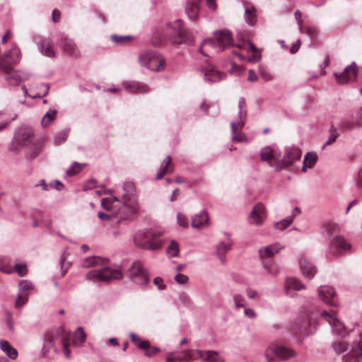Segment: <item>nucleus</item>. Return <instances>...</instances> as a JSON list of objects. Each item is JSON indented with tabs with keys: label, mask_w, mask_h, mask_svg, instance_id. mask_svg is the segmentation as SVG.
Wrapping results in <instances>:
<instances>
[{
	"label": "nucleus",
	"mask_w": 362,
	"mask_h": 362,
	"mask_svg": "<svg viewBox=\"0 0 362 362\" xmlns=\"http://www.w3.org/2000/svg\"><path fill=\"white\" fill-rule=\"evenodd\" d=\"M83 267L100 266L97 269H93L87 273L86 277L88 280L109 282L113 279L119 280L123 277L122 267L118 265L106 266L105 260L98 256H92L83 259Z\"/></svg>",
	"instance_id": "obj_1"
},
{
	"label": "nucleus",
	"mask_w": 362,
	"mask_h": 362,
	"mask_svg": "<svg viewBox=\"0 0 362 362\" xmlns=\"http://www.w3.org/2000/svg\"><path fill=\"white\" fill-rule=\"evenodd\" d=\"M21 59V52L18 47H13L0 57V71L6 74L5 79L10 85L18 86L28 78V75H21L13 68Z\"/></svg>",
	"instance_id": "obj_2"
},
{
	"label": "nucleus",
	"mask_w": 362,
	"mask_h": 362,
	"mask_svg": "<svg viewBox=\"0 0 362 362\" xmlns=\"http://www.w3.org/2000/svg\"><path fill=\"white\" fill-rule=\"evenodd\" d=\"M122 190L123 206L119 211V217L122 220L132 221L139 209L134 184L132 182H124Z\"/></svg>",
	"instance_id": "obj_3"
},
{
	"label": "nucleus",
	"mask_w": 362,
	"mask_h": 362,
	"mask_svg": "<svg viewBox=\"0 0 362 362\" xmlns=\"http://www.w3.org/2000/svg\"><path fill=\"white\" fill-rule=\"evenodd\" d=\"M332 349L335 354L342 355V362H362V332L359 339L351 344L342 340L333 341Z\"/></svg>",
	"instance_id": "obj_4"
},
{
	"label": "nucleus",
	"mask_w": 362,
	"mask_h": 362,
	"mask_svg": "<svg viewBox=\"0 0 362 362\" xmlns=\"http://www.w3.org/2000/svg\"><path fill=\"white\" fill-rule=\"evenodd\" d=\"M162 232L153 230H140L134 235V243L136 246L151 251H155L162 247L163 241L159 238Z\"/></svg>",
	"instance_id": "obj_5"
},
{
	"label": "nucleus",
	"mask_w": 362,
	"mask_h": 362,
	"mask_svg": "<svg viewBox=\"0 0 362 362\" xmlns=\"http://www.w3.org/2000/svg\"><path fill=\"white\" fill-rule=\"evenodd\" d=\"M34 140L33 129L29 127H20L14 133L13 137L8 145V151L19 153L28 146Z\"/></svg>",
	"instance_id": "obj_6"
},
{
	"label": "nucleus",
	"mask_w": 362,
	"mask_h": 362,
	"mask_svg": "<svg viewBox=\"0 0 362 362\" xmlns=\"http://www.w3.org/2000/svg\"><path fill=\"white\" fill-rule=\"evenodd\" d=\"M183 25V21L180 19L170 22L167 24V27L170 29V32L169 33L170 41L173 45H192L193 43L192 34L186 30Z\"/></svg>",
	"instance_id": "obj_7"
},
{
	"label": "nucleus",
	"mask_w": 362,
	"mask_h": 362,
	"mask_svg": "<svg viewBox=\"0 0 362 362\" xmlns=\"http://www.w3.org/2000/svg\"><path fill=\"white\" fill-rule=\"evenodd\" d=\"M139 62L141 66L151 71H160L165 68V59L159 53L152 50L140 54Z\"/></svg>",
	"instance_id": "obj_8"
},
{
	"label": "nucleus",
	"mask_w": 362,
	"mask_h": 362,
	"mask_svg": "<svg viewBox=\"0 0 362 362\" xmlns=\"http://www.w3.org/2000/svg\"><path fill=\"white\" fill-rule=\"evenodd\" d=\"M232 43V35L228 30H221L214 33L213 39L205 40L199 48V52L202 53L203 45H209L218 52L223 50Z\"/></svg>",
	"instance_id": "obj_9"
},
{
	"label": "nucleus",
	"mask_w": 362,
	"mask_h": 362,
	"mask_svg": "<svg viewBox=\"0 0 362 362\" xmlns=\"http://www.w3.org/2000/svg\"><path fill=\"white\" fill-rule=\"evenodd\" d=\"M64 327H59L56 330L48 331L44 334L42 353L44 356L49 357V351L53 349L54 354L59 352L56 343L59 339H62L65 333Z\"/></svg>",
	"instance_id": "obj_10"
},
{
	"label": "nucleus",
	"mask_w": 362,
	"mask_h": 362,
	"mask_svg": "<svg viewBox=\"0 0 362 362\" xmlns=\"http://www.w3.org/2000/svg\"><path fill=\"white\" fill-rule=\"evenodd\" d=\"M127 274L129 279L137 285L146 286L149 282L147 272L142 263L139 260L132 263L127 270Z\"/></svg>",
	"instance_id": "obj_11"
},
{
	"label": "nucleus",
	"mask_w": 362,
	"mask_h": 362,
	"mask_svg": "<svg viewBox=\"0 0 362 362\" xmlns=\"http://www.w3.org/2000/svg\"><path fill=\"white\" fill-rule=\"evenodd\" d=\"M321 315L329 323L332 327L333 334L335 335L341 337H345L352 331V329H349L344 323L337 317L335 312L332 311L328 313L327 311H323L321 313Z\"/></svg>",
	"instance_id": "obj_12"
},
{
	"label": "nucleus",
	"mask_w": 362,
	"mask_h": 362,
	"mask_svg": "<svg viewBox=\"0 0 362 362\" xmlns=\"http://www.w3.org/2000/svg\"><path fill=\"white\" fill-rule=\"evenodd\" d=\"M294 328L304 336L312 334L317 329L316 319L309 314L301 315L296 321Z\"/></svg>",
	"instance_id": "obj_13"
},
{
	"label": "nucleus",
	"mask_w": 362,
	"mask_h": 362,
	"mask_svg": "<svg viewBox=\"0 0 362 362\" xmlns=\"http://www.w3.org/2000/svg\"><path fill=\"white\" fill-rule=\"evenodd\" d=\"M302 151L300 148L296 146L288 147L286 149L284 156L279 160L277 170H281L285 167L291 166L296 160H300Z\"/></svg>",
	"instance_id": "obj_14"
},
{
	"label": "nucleus",
	"mask_w": 362,
	"mask_h": 362,
	"mask_svg": "<svg viewBox=\"0 0 362 362\" xmlns=\"http://www.w3.org/2000/svg\"><path fill=\"white\" fill-rule=\"evenodd\" d=\"M33 42L37 45L40 52L43 55L51 58L55 57V51L50 38L35 35L33 36Z\"/></svg>",
	"instance_id": "obj_15"
},
{
	"label": "nucleus",
	"mask_w": 362,
	"mask_h": 362,
	"mask_svg": "<svg viewBox=\"0 0 362 362\" xmlns=\"http://www.w3.org/2000/svg\"><path fill=\"white\" fill-rule=\"evenodd\" d=\"M204 81L208 83H217L223 79L225 74L221 72L214 65L207 64L202 68Z\"/></svg>",
	"instance_id": "obj_16"
},
{
	"label": "nucleus",
	"mask_w": 362,
	"mask_h": 362,
	"mask_svg": "<svg viewBox=\"0 0 362 362\" xmlns=\"http://www.w3.org/2000/svg\"><path fill=\"white\" fill-rule=\"evenodd\" d=\"M358 69L356 62H353L350 65L346 66L344 71L340 74L335 73V78L338 83H345L355 80L356 78Z\"/></svg>",
	"instance_id": "obj_17"
},
{
	"label": "nucleus",
	"mask_w": 362,
	"mask_h": 362,
	"mask_svg": "<svg viewBox=\"0 0 362 362\" xmlns=\"http://www.w3.org/2000/svg\"><path fill=\"white\" fill-rule=\"evenodd\" d=\"M260 158L263 161H267L270 165H279V160L281 159V153L270 146H265L260 151Z\"/></svg>",
	"instance_id": "obj_18"
},
{
	"label": "nucleus",
	"mask_w": 362,
	"mask_h": 362,
	"mask_svg": "<svg viewBox=\"0 0 362 362\" xmlns=\"http://www.w3.org/2000/svg\"><path fill=\"white\" fill-rule=\"evenodd\" d=\"M329 248L334 255H341L350 249L351 245L346 242L342 236L337 235L331 240Z\"/></svg>",
	"instance_id": "obj_19"
},
{
	"label": "nucleus",
	"mask_w": 362,
	"mask_h": 362,
	"mask_svg": "<svg viewBox=\"0 0 362 362\" xmlns=\"http://www.w3.org/2000/svg\"><path fill=\"white\" fill-rule=\"evenodd\" d=\"M319 298L326 304L331 306H337L334 300L336 296L334 288L329 286H321L317 288Z\"/></svg>",
	"instance_id": "obj_20"
},
{
	"label": "nucleus",
	"mask_w": 362,
	"mask_h": 362,
	"mask_svg": "<svg viewBox=\"0 0 362 362\" xmlns=\"http://www.w3.org/2000/svg\"><path fill=\"white\" fill-rule=\"evenodd\" d=\"M284 246L279 243H274L259 248L258 253L260 259H268L279 253Z\"/></svg>",
	"instance_id": "obj_21"
},
{
	"label": "nucleus",
	"mask_w": 362,
	"mask_h": 362,
	"mask_svg": "<svg viewBox=\"0 0 362 362\" xmlns=\"http://www.w3.org/2000/svg\"><path fill=\"white\" fill-rule=\"evenodd\" d=\"M299 267L302 274L309 279H313L317 272L316 267L305 255H302L299 259Z\"/></svg>",
	"instance_id": "obj_22"
},
{
	"label": "nucleus",
	"mask_w": 362,
	"mask_h": 362,
	"mask_svg": "<svg viewBox=\"0 0 362 362\" xmlns=\"http://www.w3.org/2000/svg\"><path fill=\"white\" fill-rule=\"evenodd\" d=\"M264 217V206L262 203L256 204L253 206L249 216L250 222L257 226L261 225Z\"/></svg>",
	"instance_id": "obj_23"
},
{
	"label": "nucleus",
	"mask_w": 362,
	"mask_h": 362,
	"mask_svg": "<svg viewBox=\"0 0 362 362\" xmlns=\"http://www.w3.org/2000/svg\"><path fill=\"white\" fill-rule=\"evenodd\" d=\"M122 86L129 93H144L149 90L146 85L137 81H124Z\"/></svg>",
	"instance_id": "obj_24"
},
{
	"label": "nucleus",
	"mask_w": 362,
	"mask_h": 362,
	"mask_svg": "<svg viewBox=\"0 0 362 362\" xmlns=\"http://www.w3.org/2000/svg\"><path fill=\"white\" fill-rule=\"evenodd\" d=\"M198 357L206 362H224L218 357V354L216 351H202L196 349L194 351Z\"/></svg>",
	"instance_id": "obj_25"
},
{
	"label": "nucleus",
	"mask_w": 362,
	"mask_h": 362,
	"mask_svg": "<svg viewBox=\"0 0 362 362\" xmlns=\"http://www.w3.org/2000/svg\"><path fill=\"white\" fill-rule=\"evenodd\" d=\"M209 222V216L206 210H202L200 214L192 217V226L194 228H202Z\"/></svg>",
	"instance_id": "obj_26"
},
{
	"label": "nucleus",
	"mask_w": 362,
	"mask_h": 362,
	"mask_svg": "<svg viewBox=\"0 0 362 362\" xmlns=\"http://www.w3.org/2000/svg\"><path fill=\"white\" fill-rule=\"evenodd\" d=\"M271 352L281 359H288L295 355V351L286 346H276L271 349Z\"/></svg>",
	"instance_id": "obj_27"
},
{
	"label": "nucleus",
	"mask_w": 362,
	"mask_h": 362,
	"mask_svg": "<svg viewBox=\"0 0 362 362\" xmlns=\"http://www.w3.org/2000/svg\"><path fill=\"white\" fill-rule=\"evenodd\" d=\"M199 0H188L185 11L190 20H195L198 16Z\"/></svg>",
	"instance_id": "obj_28"
},
{
	"label": "nucleus",
	"mask_w": 362,
	"mask_h": 362,
	"mask_svg": "<svg viewBox=\"0 0 362 362\" xmlns=\"http://www.w3.org/2000/svg\"><path fill=\"white\" fill-rule=\"evenodd\" d=\"M62 46L64 52L69 55L76 57L78 54L77 47L72 40L66 37L62 38Z\"/></svg>",
	"instance_id": "obj_29"
},
{
	"label": "nucleus",
	"mask_w": 362,
	"mask_h": 362,
	"mask_svg": "<svg viewBox=\"0 0 362 362\" xmlns=\"http://www.w3.org/2000/svg\"><path fill=\"white\" fill-rule=\"evenodd\" d=\"M305 288V286L295 277H289L286 279L285 289L287 295H289L290 290L299 291Z\"/></svg>",
	"instance_id": "obj_30"
},
{
	"label": "nucleus",
	"mask_w": 362,
	"mask_h": 362,
	"mask_svg": "<svg viewBox=\"0 0 362 362\" xmlns=\"http://www.w3.org/2000/svg\"><path fill=\"white\" fill-rule=\"evenodd\" d=\"M317 155L314 152H308L304 157L303 163L302 166V170L303 172L307 171V170L313 168L317 160Z\"/></svg>",
	"instance_id": "obj_31"
},
{
	"label": "nucleus",
	"mask_w": 362,
	"mask_h": 362,
	"mask_svg": "<svg viewBox=\"0 0 362 362\" xmlns=\"http://www.w3.org/2000/svg\"><path fill=\"white\" fill-rule=\"evenodd\" d=\"M0 349L4 351L11 359H15L18 356L17 350L11 345V344L4 339L0 340Z\"/></svg>",
	"instance_id": "obj_32"
},
{
	"label": "nucleus",
	"mask_w": 362,
	"mask_h": 362,
	"mask_svg": "<svg viewBox=\"0 0 362 362\" xmlns=\"http://www.w3.org/2000/svg\"><path fill=\"white\" fill-rule=\"evenodd\" d=\"M137 347L145 351L146 356L151 357L159 353L160 349L156 346H151L150 343L148 341H139Z\"/></svg>",
	"instance_id": "obj_33"
},
{
	"label": "nucleus",
	"mask_w": 362,
	"mask_h": 362,
	"mask_svg": "<svg viewBox=\"0 0 362 362\" xmlns=\"http://www.w3.org/2000/svg\"><path fill=\"white\" fill-rule=\"evenodd\" d=\"M0 272L7 274L13 273L11 259L6 256H0Z\"/></svg>",
	"instance_id": "obj_34"
},
{
	"label": "nucleus",
	"mask_w": 362,
	"mask_h": 362,
	"mask_svg": "<svg viewBox=\"0 0 362 362\" xmlns=\"http://www.w3.org/2000/svg\"><path fill=\"white\" fill-rule=\"evenodd\" d=\"M245 20L246 23L252 26L257 21L256 9L253 6L245 7Z\"/></svg>",
	"instance_id": "obj_35"
},
{
	"label": "nucleus",
	"mask_w": 362,
	"mask_h": 362,
	"mask_svg": "<svg viewBox=\"0 0 362 362\" xmlns=\"http://www.w3.org/2000/svg\"><path fill=\"white\" fill-rule=\"evenodd\" d=\"M223 234L227 238V242L226 243L221 242L217 245V247H216L217 253H220V252L226 253L231 249V247L233 245V240L230 238V234L227 232H223Z\"/></svg>",
	"instance_id": "obj_36"
},
{
	"label": "nucleus",
	"mask_w": 362,
	"mask_h": 362,
	"mask_svg": "<svg viewBox=\"0 0 362 362\" xmlns=\"http://www.w3.org/2000/svg\"><path fill=\"white\" fill-rule=\"evenodd\" d=\"M339 226L334 223H327L322 227V233L327 238H329L331 235L338 233Z\"/></svg>",
	"instance_id": "obj_37"
},
{
	"label": "nucleus",
	"mask_w": 362,
	"mask_h": 362,
	"mask_svg": "<svg viewBox=\"0 0 362 362\" xmlns=\"http://www.w3.org/2000/svg\"><path fill=\"white\" fill-rule=\"evenodd\" d=\"M194 351L195 350L189 349L185 350L176 357V360H177L179 362H190L193 360H195L197 358L193 356V354H196Z\"/></svg>",
	"instance_id": "obj_38"
},
{
	"label": "nucleus",
	"mask_w": 362,
	"mask_h": 362,
	"mask_svg": "<svg viewBox=\"0 0 362 362\" xmlns=\"http://www.w3.org/2000/svg\"><path fill=\"white\" fill-rule=\"evenodd\" d=\"M171 163V158L168 156L161 163L160 168L156 174V180H160L168 172V166Z\"/></svg>",
	"instance_id": "obj_39"
},
{
	"label": "nucleus",
	"mask_w": 362,
	"mask_h": 362,
	"mask_svg": "<svg viewBox=\"0 0 362 362\" xmlns=\"http://www.w3.org/2000/svg\"><path fill=\"white\" fill-rule=\"evenodd\" d=\"M57 111L56 110H49L43 116L41 124L45 127L52 123L56 118Z\"/></svg>",
	"instance_id": "obj_40"
},
{
	"label": "nucleus",
	"mask_w": 362,
	"mask_h": 362,
	"mask_svg": "<svg viewBox=\"0 0 362 362\" xmlns=\"http://www.w3.org/2000/svg\"><path fill=\"white\" fill-rule=\"evenodd\" d=\"M42 151V145L40 144H35L32 148L27 152L25 158L27 160L35 159Z\"/></svg>",
	"instance_id": "obj_41"
},
{
	"label": "nucleus",
	"mask_w": 362,
	"mask_h": 362,
	"mask_svg": "<svg viewBox=\"0 0 362 362\" xmlns=\"http://www.w3.org/2000/svg\"><path fill=\"white\" fill-rule=\"evenodd\" d=\"M69 337H70L69 333H67V332H65V333H64V334L62 337V339L61 340L62 346H63V349H64V355H65V356L67 358H70V356H71V350L69 348Z\"/></svg>",
	"instance_id": "obj_42"
},
{
	"label": "nucleus",
	"mask_w": 362,
	"mask_h": 362,
	"mask_svg": "<svg viewBox=\"0 0 362 362\" xmlns=\"http://www.w3.org/2000/svg\"><path fill=\"white\" fill-rule=\"evenodd\" d=\"M110 38L117 45H124L132 39V36L112 35Z\"/></svg>",
	"instance_id": "obj_43"
},
{
	"label": "nucleus",
	"mask_w": 362,
	"mask_h": 362,
	"mask_svg": "<svg viewBox=\"0 0 362 362\" xmlns=\"http://www.w3.org/2000/svg\"><path fill=\"white\" fill-rule=\"evenodd\" d=\"M167 253L171 257H177L179 255V245L175 240H172L167 247Z\"/></svg>",
	"instance_id": "obj_44"
},
{
	"label": "nucleus",
	"mask_w": 362,
	"mask_h": 362,
	"mask_svg": "<svg viewBox=\"0 0 362 362\" xmlns=\"http://www.w3.org/2000/svg\"><path fill=\"white\" fill-rule=\"evenodd\" d=\"M83 166L78 162H74L71 166L66 170V174L69 176H74L82 170Z\"/></svg>",
	"instance_id": "obj_45"
},
{
	"label": "nucleus",
	"mask_w": 362,
	"mask_h": 362,
	"mask_svg": "<svg viewBox=\"0 0 362 362\" xmlns=\"http://www.w3.org/2000/svg\"><path fill=\"white\" fill-rule=\"evenodd\" d=\"M68 135V129H63L62 131L59 132L54 137L55 144L59 145L64 142L66 140Z\"/></svg>",
	"instance_id": "obj_46"
},
{
	"label": "nucleus",
	"mask_w": 362,
	"mask_h": 362,
	"mask_svg": "<svg viewBox=\"0 0 362 362\" xmlns=\"http://www.w3.org/2000/svg\"><path fill=\"white\" fill-rule=\"evenodd\" d=\"M292 217L288 218V216L279 222H277L274 224V228L278 230H283L288 228L291 223H292Z\"/></svg>",
	"instance_id": "obj_47"
},
{
	"label": "nucleus",
	"mask_w": 362,
	"mask_h": 362,
	"mask_svg": "<svg viewBox=\"0 0 362 362\" xmlns=\"http://www.w3.org/2000/svg\"><path fill=\"white\" fill-rule=\"evenodd\" d=\"M13 272H16L20 276H24L28 272L26 264L24 263L15 264L13 267Z\"/></svg>",
	"instance_id": "obj_48"
},
{
	"label": "nucleus",
	"mask_w": 362,
	"mask_h": 362,
	"mask_svg": "<svg viewBox=\"0 0 362 362\" xmlns=\"http://www.w3.org/2000/svg\"><path fill=\"white\" fill-rule=\"evenodd\" d=\"M339 134L337 132V129L334 126H332L331 133L329 136L328 139L324 144L323 148H325V146L330 145L333 142H334L335 140L339 137Z\"/></svg>",
	"instance_id": "obj_49"
},
{
	"label": "nucleus",
	"mask_w": 362,
	"mask_h": 362,
	"mask_svg": "<svg viewBox=\"0 0 362 362\" xmlns=\"http://www.w3.org/2000/svg\"><path fill=\"white\" fill-rule=\"evenodd\" d=\"M354 122L351 124L350 127L354 126L362 127V105L356 112V116L354 117Z\"/></svg>",
	"instance_id": "obj_50"
},
{
	"label": "nucleus",
	"mask_w": 362,
	"mask_h": 362,
	"mask_svg": "<svg viewBox=\"0 0 362 362\" xmlns=\"http://www.w3.org/2000/svg\"><path fill=\"white\" fill-rule=\"evenodd\" d=\"M233 300L235 304V308H244L245 306V298L239 293H235L233 296Z\"/></svg>",
	"instance_id": "obj_51"
},
{
	"label": "nucleus",
	"mask_w": 362,
	"mask_h": 362,
	"mask_svg": "<svg viewBox=\"0 0 362 362\" xmlns=\"http://www.w3.org/2000/svg\"><path fill=\"white\" fill-rule=\"evenodd\" d=\"M33 284L28 280H23L18 284V289L22 292L33 290Z\"/></svg>",
	"instance_id": "obj_52"
},
{
	"label": "nucleus",
	"mask_w": 362,
	"mask_h": 362,
	"mask_svg": "<svg viewBox=\"0 0 362 362\" xmlns=\"http://www.w3.org/2000/svg\"><path fill=\"white\" fill-rule=\"evenodd\" d=\"M247 110H239L238 113V124L243 127L246 122Z\"/></svg>",
	"instance_id": "obj_53"
},
{
	"label": "nucleus",
	"mask_w": 362,
	"mask_h": 362,
	"mask_svg": "<svg viewBox=\"0 0 362 362\" xmlns=\"http://www.w3.org/2000/svg\"><path fill=\"white\" fill-rule=\"evenodd\" d=\"M303 31H300L301 33H305L310 37V39H315L317 36V30L315 28L303 26Z\"/></svg>",
	"instance_id": "obj_54"
},
{
	"label": "nucleus",
	"mask_w": 362,
	"mask_h": 362,
	"mask_svg": "<svg viewBox=\"0 0 362 362\" xmlns=\"http://www.w3.org/2000/svg\"><path fill=\"white\" fill-rule=\"evenodd\" d=\"M28 298V295H19L17 297L15 303L16 308H21L23 305H25L27 303Z\"/></svg>",
	"instance_id": "obj_55"
},
{
	"label": "nucleus",
	"mask_w": 362,
	"mask_h": 362,
	"mask_svg": "<svg viewBox=\"0 0 362 362\" xmlns=\"http://www.w3.org/2000/svg\"><path fill=\"white\" fill-rule=\"evenodd\" d=\"M175 280L180 284H185L187 283L189 278L185 274L177 273L175 276Z\"/></svg>",
	"instance_id": "obj_56"
},
{
	"label": "nucleus",
	"mask_w": 362,
	"mask_h": 362,
	"mask_svg": "<svg viewBox=\"0 0 362 362\" xmlns=\"http://www.w3.org/2000/svg\"><path fill=\"white\" fill-rule=\"evenodd\" d=\"M177 220L178 224L183 228H186L188 226V220L187 218L183 216L182 214L178 213L177 215Z\"/></svg>",
	"instance_id": "obj_57"
},
{
	"label": "nucleus",
	"mask_w": 362,
	"mask_h": 362,
	"mask_svg": "<svg viewBox=\"0 0 362 362\" xmlns=\"http://www.w3.org/2000/svg\"><path fill=\"white\" fill-rule=\"evenodd\" d=\"M65 257H64V255L63 254L61 257H60V261H59V263H60V268H61V272H62V275H64L65 273L66 272L68 268H69V263H65Z\"/></svg>",
	"instance_id": "obj_58"
},
{
	"label": "nucleus",
	"mask_w": 362,
	"mask_h": 362,
	"mask_svg": "<svg viewBox=\"0 0 362 362\" xmlns=\"http://www.w3.org/2000/svg\"><path fill=\"white\" fill-rule=\"evenodd\" d=\"M295 18L297 21V23L298 25V28L300 31H303V20L301 19L302 13L300 11L297 10L294 13Z\"/></svg>",
	"instance_id": "obj_59"
},
{
	"label": "nucleus",
	"mask_w": 362,
	"mask_h": 362,
	"mask_svg": "<svg viewBox=\"0 0 362 362\" xmlns=\"http://www.w3.org/2000/svg\"><path fill=\"white\" fill-rule=\"evenodd\" d=\"M40 89L42 90V95H33V98H42V97H44L45 95H47L48 94V92H49V86L48 84H45V83L41 84L40 85Z\"/></svg>",
	"instance_id": "obj_60"
},
{
	"label": "nucleus",
	"mask_w": 362,
	"mask_h": 362,
	"mask_svg": "<svg viewBox=\"0 0 362 362\" xmlns=\"http://www.w3.org/2000/svg\"><path fill=\"white\" fill-rule=\"evenodd\" d=\"M153 283L159 290H163L165 288V285L163 284V279L159 276H157L154 279Z\"/></svg>",
	"instance_id": "obj_61"
},
{
	"label": "nucleus",
	"mask_w": 362,
	"mask_h": 362,
	"mask_svg": "<svg viewBox=\"0 0 362 362\" xmlns=\"http://www.w3.org/2000/svg\"><path fill=\"white\" fill-rule=\"evenodd\" d=\"M272 349V348H267L265 350L264 355H265V358H266V360L267 362H273L274 361V358L272 356L274 354L271 352Z\"/></svg>",
	"instance_id": "obj_62"
},
{
	"label": "nucleus",
	"mask_w": 362,
	"mask_h": 362,
	"mask_svg": "<svg viewBox=\"0 0 362 362\" xmlns=\"http://www.w3.org/2000/svg\"><path fill=\"white\" fill-rule=\"evenodd\" d=\"M259 74L261 77L266 81H270L272 78L270 74L263 69H259Z\"/></svg>",
	"instance_id": "obj_63"
},
{
	"label": "nucleus",
	"mask_w": 362,
	"mask_h": 362,
	"mask_svg": "<svg viewBox=\"0 0 362 362\" xmlns=\"http://www.w3.org/2000/svg\"><path fill=\"white\" fill-rule=\"evenodd\" d=\"M356 185L358 189H362V168L359 170L358 173Z\"/></svg>",
	"instance_id": "obj_64"
}]
</instances>
